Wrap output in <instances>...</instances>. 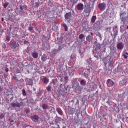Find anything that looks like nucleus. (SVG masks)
I'll return each mask as SVG.
<instances>
[{
    "label": "nucleus",
    "mask_w": 128,
    "mask_h": 128,
    "mask_svg": "<svg viewBox=\"0 0 128 128\" xmlns=\"http://www.w3.org/2000/svg\"><path fill=\"white\" fill-rule=\"evenodd\" d=\"M80 109H78L76 114H80Z\"/></svg>",
    "instance_id": "obj_43"
},
{
    "label": "nucleus",
    "mask_w": 128,
    "mask_h": 128,
    "mask_svg": "<svg viewBox=\"0 0 128 128\" xmlns=\"http://www.w3.org/2000/svg\"><path fill=\"white\" fill-rule=\"evenodd\" d=\"M8 70H9L8 68H5V72H8Z\"/></svg>",
    "instance_id": "obj_46"
},
{
    "label": "nucleus",
    "mask_w": 128,
    "mask_h": 128,
    "mask_svg": "<svg viewBox=\"0 0 128 128\" xmlns=\"http://www.w3.org/2000/svg\"><path fill=\"white\" fill-rule=\"evenodd\" d=\"M12 26L10 25V30L12 29Z\"/></svg>",
    "instance_id": "obj_56"
},
{
    "label": "nucleus",
    "mask_w": 128,
    "mask_h": 128,
    "mask_svg": "<svg viewBox=\"0 0 128 128\" xmlns=\"http://www.w3.org/2000/svg\"><path fill=\"white\" fill-rule=\"evenodd\" d=\"M70 0L73 4H76V2H78V0Z\"/></svg>",
    "instance_id": "obj_29"
},
{
    "label": "nucleus",
    "mask_w": 128,
    "mask_h": 128,
    "mask_svg": "<svg viewBox=\"0 0 128 128\" xmlns=\"http://www.w3.org/2000/svg\"><path fill=\"white\" fill-rule=\"evenodd\" d=\"M91 12L90 7L89 6H87L85 8L84 12L86 14V17L88 18V16H90V14Z\"/></svg>",
    "instance_id": "obj_3"
},
{
    "label": "nucleus",
    "mask_w": 128,
    "mask_h": 128,
    "mask_svg": "<svg viewBox=\"0 0 128 128\" xmlns=\"http://www.w3.org/2000/svg\"><path fill=\"white\" fill-rule=\"evenodd\" d=\"M22 94L24 96H26V90L24 89L22 90Z\"/></svg>",
    "instance_id": "obj_28"
},
{
    "label": "nucleus",
    "mask_w": 128,
    "mask_h": 128,
    "mask_svg": "<svg viewBox=\"0 0 128 128\" xmlns=\"http://www.w3.org/2000/svg\"><path fill=\"white\" fill-rule=\"evenodd\" d=\"M32 56L34 58H38V52H34L32 53Z\"/></svg>",
    "instance_id": "obj_14"
},
{
    "label": "nucleus",
    "mask_w": 128,
    "mask_h": 128,
    "mask_svg": "<svg viewBox=\"0 0 128 128\" xmlns=\"http://www.w3.org/2000/svg\"><path fill=\"white\" fill-rule=\"evenodd\" d=\"M46 90H47L48 92H50V90H52V86H48V87L46 88Z\"/></svg>",
    "instance_id": "obj_31"
},
{
    "label": "nucleus",
    "mask_w": 128,
    "mask_h": 128,
    "mask_svg": "<svg viewBox=\"0 0 128 128\" xmlns=\"http://www.w3.org/2000/svg\"><path fill=\"white\" fill-rule=\"evenodd\" d=\"M2 48H6V44L2 43Z\"/></svg>",
    "instance_id": "obj_38"
},
{
    "label": "nucleus",
    "mask_w": 128,
    "mask_h": 128,
    "mask_svg": "<svg viewBox=\"0 0 128 128\" xmlns=\"http://www.w3.org/2000/svg\"><path fill=\"white\" fill-rule=\"evenodd\" d=\"M60 90L62 92H64V94L68 92V87H66L62 84H60Z\"/></svg>",
    "instance_id": "obj_5"
},
{
    "label": "nucleus",
    "mask_w": 128,
    "mask_h": 128,
    "mask_svg": "<svg viewBox=\"0 0 128 128\" xmlns=\"http://www.w3.org/2000/svg\"><path fill=\"white\" fill-rule=\"evenodd\" d=\"M124 46V44L122 43V42H120L116 45L118 50H122Z\"/></svg>",
    "instance_id": "obj_10"
},
{
    "label": "nucleus",
    "mask_w": 128,
    "mask_h": 128,
    "mask_svg": "<svg viewBox=\"0 0 128 128\" xmlns=\"http://www.w3.org/2000/svg\"><path fill=\"white\" fill-rule=\"evenodd\" d=\"M64 79H65V80H68V76L65 77V78H64Z\"/></svg>",
    "instance_id": "obj_55"
},
{
    "label": "nucleus",
    "mask_w": 128,
    "mask_h": 128,
    "mask_svg": "<svg viewBox=\"0 0 128 128\" xmlns=\"http://www.w3.org/2000/svg\"><path fill=\"white\" fill-rule=\"evenodd\" d=\"M62 121L64 122V119H62V118H60V117H57L56 120H55V122L56 124H58V122L60 121Z\"/></svg>",
    "instance_id": "obj_16"
},
{
    "label": "nucleus",
    "mask_w": 128,
    "mask_h": 128,
    "mask_svg": "<svg viewBox=\"0 0 128 128\" xmlns=\"http://www.w3.org/2000/svg\"><path fill=\"white\" fill-rule=\"evenodd\" d=\"M100 49V44L98 43H96L95 44V48L94 50H98Z\"/></svg>",
    "instance_id": "obj_17"
},
{
    "label": "nucleus",
    "mask_w": 128,
    "mask_h": 128,
    "mask_svg": "<svg viewBox=\"0 0 128 128\" xmlns=\"http://www.w3.org/2000/svg\"><path fill=\"white\" fill-rule=\"evenodd\" d=\"M76 8L78 10H84V4H78L76 6Z\"/></svg>",
    "instance_id": "obj_12"
},
{
    "label": "nucleus",
    "mask_w": 128,
    "mask_h": 128,
    "mask_svg": "<svg viewBox=\"0 0 128 128\" xmlns=\"http://www.w3.org/2000/svg\"><path fill=\"white\" fill-rule=\"evenodd\" d=\"M42 80L45 84H48V82H50V80L48 78H44Z\"/></svg>",
    "instance_id": "obj_18"
},
{
    "label": "nucleus",
    "mask_w": 128,
    "mask_h": 128,
    "mask_svg": "<svg viewBox=\"0 0 128 128\" xmlns=\"http://www.w3.org/2000/svg\"><path fill=\"white\" fill-rule=\"evenodd\" d=\"M68 114L72 116L76 112V110L74 108H70L68 110Z\"/></svg>",
    "instance_id": "obj_11"
},
{
    "label": "nucleus",
    "mask_w": 128,
    "mask_h": 128,
    "mask_svg": "<svg viewBox=\"0 0 128 128\" xmlns=\"http://www.w3.org/2000/svg\"><path fill=\"white\" fill-rule=\"evenodd\" d=\"M40 6V4L38 3L37 2H35V6H36V8H38V6Z\"/></svg>",
    "instance_id": "obj_41"
},
{
    "label": "nucleus",
    "mask_w": 128,
    "mask_h": 128,
    "mask_svg": "<svg viewBox=\"0 0 128 128\" xmlns=\"http://www.w3.org/2000/svg\"><path fill=\"white\" fill-rule=\"evenodd\" d=\"M41 60H42V62H46V57L44 56H42Z\"/></svg>",
    "instance_id": "obj_35"
},
{
    "label": "nucleus",
    "mask_w": 128,
    "mask_h": 128,
    "mask_svg": "<svg viewBox=\"0 0 128 128\" xmlns=\"http://www.w3.org/2000/svg\"><path fill=\"white\" fill-rule=\"evenodd\" d=\"M22 38H26V36H22Z\"/></svg>",
    "instance_id": "obj_62"
},
{
    "label": "nucleus",
    "mask_w": 128,
    "mask_h": 128,
    "mask_svg": "<svg viewBox=\"0 0 128 128\" xmlns=\"http://www.w3.org/2000/svg\"><path fill=\"white\" fill-rule=\"evenodd\" d=\"M8 2H6L4 4V8H8Z\"/></svg>",
    "instance_id": "obj_32"
},
{
    "label": "nucleus",
    "mask_w": 128,
    "mask_h": 128,
    "mask_svg": "<svg viewBox=\"0 0 128 128\" xmlns=\"http://www.w3.org/2000/svg\"><path fill=\"white\" fill-rule=\"evenodd\" d=\"M8 45L10 46H12V50H14V48H18V46H20L18 43H16V42L14 40L10 41L8 43Z\"/></svg>",
    "instance_id": "obj_1"
},
{
    "label": "nucleus",
    "mask_w": 128,
    "mask_h": 128,
    "mask_svg": "<svg viewBox=\"0 0 128 128\" xmlns=\"http://www.w3.org/2000/svg\"><path fill=\"white\" fill-rule=\"evenodd\" d=\"M84 38V34H80L79 36V38L80 40H82V38Z\"/></svg>",
    "instance_id": "obj_30"
},
{
    "label": "nucleus",
    "mask_w": 128,
    "mask_h": 128,
    "mask_svg": "<svg viewBox=\"0 0 128 128\" xmlns=\"http://www.w3.org/2000/svg\"><path fill=\"white\" fill-rule=\"evenodd\" d=\"M56 110L57 112H58V114H60V116H62V109L60 108H57Z\"/></svg>",
    "instance_id": "obj_19"
},
{
    "label": "nucleus",
    "mask_w": 128,
    "mask_h": 128,
    "mask_svg": "<svg viewBox=\"0 0 128 128\" xmlns=\"http://www.w3.org/2000/svg\"><path fill=\"white\" fill-rule=\"evenodd\" d=\"M110 50H116V48L112 47Z\"/></svg>",
    "instance_id": "obj_45"
},
{
    "label": "nucleus",
    "mask_w": 128,
    "mask_h": 128,
    "mask_svg": "<svg viewBox=\"0 0 128 128\" xmlns=\"http://www.w3.org/2000/svg\"><path fill=\"white\" fill-rule=\"evenodd\" d=\"M128 52H126L124 55H123V56L124 58H128Z\"/></svg>",
    "instance_id": "obj_34"
},
{
    "label": "nucleus",
    "mask_w": 128,
    "mask_h": 128,
    "mask_svg": "<svg viewBox=\"0 0 128 128\" xmlns=\"http://www.w3.org/2000/svg\"><path fill=\"white\" fill-rule=\"evenodd\" d=\"M110 34H111L112 36H113L112 33L111 32Z\"/></svg>",
    "instance_id": "obj_60"
},
{
    "label": "nucleus",
    "mask_w": 128,
    "mask_h": 128,
    "mask_svg": "<svg viewBox=\"0 0 128 128\" xmlns=\"http://www.w3.org/2000/svg\"><path fill=\"white\" fill-rule=\"evenodd\" d=\"M106 84L108 86H112L114 84V82L110 79H108L106 80Z\"/></svg>",
    "instance_id": "obj_9"
},
{
    "label": "nucleus",
    "mask_w": 128,
    "mask_h": 128,
    "mask_svg": "<svg viewBox=\"0 0 128 128\" xmlns=\"http://www.w3.org/2000/svg\"><path fill=\"white\" fill-rule=\"evenodd\" d=\"M22 104V102L18 103V101L14 102L12 104H11L13 108H20V106Z\"/></svg>",
    "instance_id": "obj_7"
},
{
    "label": "nucleus",
    "mask_w": 128,
    "mask_h": 128,
    "mask_svg": "<svg viewBox=\"0 0 128 128\" xmlns=\"http://www.w3.org/2000/svg\"><path fill=\"white\" fill-rule=\"evenodd\" d=\"M4 18H2V22H4Z\"/></svg>",
    "instance_id": "obj_52"
},
{
    "label": "nucleus",
    "mask_w": 128,
    "mask_h": 128,
    "mask_svg": "<svg viewBox=\"0 0 128 128\" xmlns=\"http://www.w3.org/2000/svg\"><path fill=\"white\" fill-rule=\"evenodd\" d=\"M4 118V115L3 114H0V118L2 119Z\"/></svg>",
    "instance_id": "obj_42"
},
{
    "label": "nucleus",
    "mask_w": 128,
    "mask_h": 128,
    "mask_svg": "<svg viewBox=\"0 0 128 128\" xmlns=\"http://www.w3.org/2000/svg\"><path fill=\"white\" fill-rule=\"evenodd\" d=\"M118 118H120V120H124V114L119 115Z\"/></svg>",
    "instance_id": "obj_21"
},
{
    "label": "nucleus",
    "mask_w": 128,
    "mask_h": 128,
    "mask_svg": "<svg viewBox=\"0 0 128 128\" xmlns=\"http://www.w3.org/2000/svg\"><path fill=\"white\" fill-rule=\"evenodd\" d=\"M24 112H25L26 114H29L30 113V108H24Z\"/></svg>",
    "instance_id": "obj_23"
},
{
    "label": "nucleus",
    "mask_w": 128,
    "mask_h": 128,
    "mask_svg": "<svg viewBox=\"0 0 128 128\" xmlns=\"http://www.w3.org/2000/svg\"><path fill=\"white\" fill-rule=\"evenodd\" d=\"M62 80H64V79L61 78V79H60V81H61V82H62Z\"/></svg>",
    "instance_id": "obj_58"
},
{
    "label": "nucleus",
    "mask_w": 128,
    "mask_h": 128,
    "mask_svg": "<svg viewBox=\"0 0 128 128\" xmlns=\"http://www.w3.org/2000/svg\"><path fill=\"white\" fill-rule=\"evenodd\" d=\"M13 78H16V77H15V76H14Z\"/></svg>",
    "instance_id": "obj_64"
},
{
    "label": "nucleus",
    "mask_w": 128,
    "mask_h": 128,
    "mask_svg": "<svg viewBox=\"0 0 128 128\" xmlns=\"http://www.w3.org/2000/svg\"><path fill=\"white\" fill-rule=\"evenodd\" d=\"M114 38H116V36H118V30H116V31L114 32Z\"/></svg>",
    "instance_id": "obj_27"
},
{
    "label": "nucleus",
    "mask_w": 128,
    "mask_h": 128,
    "mask_svg": "<svg viewBox=\"0 0 128 128\" xmlns=\"http://www.w3.org/2000/svg\"><path fill=\"white\" fill-rule=\"evenodd\" d=\"M6 40H8V42H10V36H8L6 37Z\"/></svg>",
    "instance_id": "obj_37"
},
{
    "label": "nucleus",
    "mask_w": 128,
    "mask_h": 128,
    "mask_svg": "<svg viewBox=\"0 0 128 128\" xmlns=\"http://www.w3.org/2000/svg\"><path fill=\"white\" fill-rule=\"evenodd\" d=\"M106 7V5L105 3H100L98 4V8L100 10H104Z\"/></svg>",
    "instance_id": "obj_8"
},
{
    "label": "nucleus",
    "mask_w": 128,
    "mask_h": 128,
    "mask_svg": "<svg viewBox=\"0 0 128 128\" xmlns=\"http://www.w3.org/2000/svg\"><path fill=\"white\" fill-rule=\"evenodd\" d=\"M64 18L66 20H67L68 22H70V18H72V12H69L66 13L64 15Z\"/></svg>",
    "instance_id": "obj_6"
},
{
    "label": "nucleus",
    "mask_w": 128,
    "mask_h": 128,
    "mask_svg": "<svg viewBox=\"0 0 128 128\" xmlns=\"http://www.w3.org/2000/svg\"><path fill=\"white\" fill-rule=\"evenodd\" d=\"M74 58V56L71 55V56H70V58H71V59Z\"/></svg>",
    "instance_id": "obj_48"
},
{
    "label": "nucleus",
    "mask_w": 128,
    "mask_h": 128,
    "mask_svg": "<svg viewBox=\"0 0 128 128\" xmlns=\"http://www.w3.org/2000/svg\"><path fill=\"white\" fill-rule=\"evenodd\" d=\"M54 82H58V79L56 78V79L54 80Z\"/></svg>",
    "instance_id": "obj_51"
},
{
    "label": "nucleus",
    "mask_w": 128,
    "mask_h": 128,
    "mask_svg": "<svg viewBox=\"0 0 128 128\" xmlns=\"http://www.w3.org/2000/svg\"><path fill=\"white\" fill-rule=\"evenodd\" d=\"M28 86H32L33 84L32 80L29 79L28 82Z\"/></svg>",
    "instance_id": "obj_22"
},
{
    "label": "nucleus",
    "mask_w": 128,
    "mask_h": 128,
    "mask_svg": "<svg viewBox=\"0 0 128 128\" xmlns=\"http://www.w3.org/2000/svg\"><path fill=\"white\" fill-rule=\"evenodd\" d=\"M10 122H14V120H11Z\"/></svg>",
    "instance_id": "obj_59"
},
{
    "label": "nucleus",
    "mask_w": 128,
    "mask_h": 128,
    "mask_svg": "<svg viewBox=\"0 0 128 128\" xmlns=\"http://www.w3.org/2000/svg\"><path fill=\"white\" fill-rule=\"evenodd\" d=\"M8 20H10V22H14V19H12V16H8Z\"/></svg>",
    "instance_id": "obj_40"
},
{
    "label": "nucleus",
    "mask_w": 128,
    "mask_h": 128,
    "mask_svg": "<svg viewBox=\"0 0 128 128\" xmlns=\"http://www.w3.org/2000/svg\"><path fill=\"white\" fill-rule=\"evenodd\" d=\"M42 108L43 110H46V109H48V105L46 104H43L42 106Z\"/></svg>",
    "instance_id": "obj_24"
},
{
    "label": "nucleus",
    "mask_w": 128,
    "mask_h": 128,
    "mask_svg": "<svg viewBox=\"0 0 128 128\" xmlns=\"http://www.w3.org/2000/svg\"><path fill=\"white\" fill-rule=\"evenodd\" d=\"M120 18H122L121 20L124 22V24H126V20H128V16H126L124 13H120Z\"/></svg>",
    "instance_id": "obj_4"
},
{
    "label": "nucleus",
    "mask_w": 128,
    "mask_h": 128,
    "mask_svg": "<svg viewBox=\"0 0 128 128\" xmlns=\"http://www.w3.org/2000/svg\"><path fill=\"white\" fill-rule=\"evenodd\" d=\"M62 26H64V28L65 32H68V26H66V24L64 23L62 24Z\"/></svg>",
    "instance_id": "obj_26"
},
{
    "label": "nucleus",
    "mask_w": 128,
    "mask_h": 128,
    "mask_svg": "<svg viewBox=\"0 0 128 128\" xmlns=\"http://www.w3.org/2000/svg\"><path fill=\"white\" fill-rule=\"evenodd\" d=\"M76 104H78V100H77Z\"/></svg>",
    "instance_id": "obj_57"
},
{
    "label": "nucleus",
    "mask_w": 128,
    "mask_h": 128,
    "mask_svg": "<svg viewBox=\"0 0 128 128\" xmlns=\"http://www.w3.org/2000/svg\"><path fill=\"white\" fill-rule=\"evenodd\" d=\"M4 78H7L8 77V75L4 74Z\"/></svg>",
    "instance_id": "obj_50"
},
{
    "label": "nucleus",
    "mask_w": 128,
    "mask_h": 128,
    "mask_svg": "<svg viewBox=\"0 0 128 128\" xmlns=\"http://www.w3.org/2000/svg\"><path fill=\"white\" fill-rule=\"evenodd\" d=\"M24 6L20 5V9H18V8H16V12L17 14H24L25 12H24Z\"/></svg>",
    "instance_id": "obj_2"
},
{
    "label": "nucleus",
    "mask_w": 128,
    "mask_h": 128,
    "mask_svg": "<svg viewBox=\"0 0 128 128\" xmlns=\"http://www.w3.org/2000/svg\"><path fill=\"white\" fill-rule=\"evenodd\" d=\"M94 58H100V56L98 54H94Z\"/></svg>",
    "instance_id": "obj_33"
},
{
    "label": "nucleus",
    "mask_w": 128,
    "mask_h": 128,
    "mask_svg": "<svg viewBox=\"0 0 128 128\" xmlns=\"http://www.w3.org/2000/svg\"><path fill=\"white\" fill-rule=\"evenodd\" d=\"M88 72H90V68H88Z\"/></svg>",
    "instance_id": "obj_54"
},
{
    "label": "nucleus",
    "mask_w": 128,
    "mask_h": 128,
    "mask_svg": "<svg viewBox=\"0 0 128 128\" xmlns=\"http://www.w3.org/2000/svg\"><path fill=\"white\" fill-rule=\"evenodd\" d=\"M56 52H58V50H56V49H53L52 50V54H56Z\"/></svg>",
    "instance_id": "obj_39"
},
{
    "label": "nucleus",
    "mask_w": 128,
    "mask_h": 128,
    "mask_svg": "<svg viewBox=\"0 0 128 128\" xmlns=\"http://www.w3.org/2000/svg\"><path fill=\"white\" fill-rule=\"evenodd\" d=\"M96 16H94L92 17L91 22L94 23L96 22Z\"/></svg>",
    "instance_id": "obj_20"
},
{
    "label": "nucleus",
    "mask_w": 128,
    "mask_h": 128,
    "mask_svg": "<svg viewBox=\"0 0 128 128\" xmlns=\"http://www.w3.org/2000/svg\"><path fill=\"white\" fill-rule=\"evenodd\" d=\"M32 120L33 122H36L38 120V116H34L32 118Z\"/></svg>",
    "instance_id": "obj_15"
},
{
    "label": "nucleus",
    "mask_w": 128,
    "mask_h": 128,
    "mask_svg": "<svg viewBox=\"0 0 128 128\" xmlns=\"http://www.w3.org/2000/svg\"><path fill=\"white\" fill-rule=\"evenodd\" d=\"M32 30V26L29 27V30Z\"/></svg>",
    "instance_id": "obj_49"
},
{
    "label": "nucleus",
    "mask_w": 128,
    "mask_h": 128,
    "mask_svg": "<svg viewBox=\"0 0 128 128\" xmlns=\"http://www.w3.org/2000/svg\"><path fill=\"white\" fill-rule=\"evenodd\" d=\"M90 34H91V36H94V33H92V32H90Z\"/></svg>",
    "instance_id": "obj_53"
},
{
    "label": "nucleus",
    "mask_w": 128,
    "mask_h": 128,
    "mask_svg": "<svg viewBox=\"0 0 128 128\" xmlns=\"http://www.w3.org/2000/svg\"><path fill=\"white\" fill-rule=\"evenodd\" d=\"M90 36L88 35L86 37V40L88 42H90Z\"/></svg>",
    "instance_id": "obj_36"
},
{
    "label": "nucleus",
    "mask_w": 128,
    "mask_h": 128,
    "mask_svg": "<svg viewBox=\"0 0 128 128\" xmlns=\"http://www.w3.org/2000/svg\"><path fill=\"white\" fill-rule=\"evenodd\" d=\"M28 42L26 41V40H24V44H28Z\"/></svg>",
    "instance_id": "obj_44"
},
{
    "label": "nucleus",
    "mask_w": 128,
    "mask_h": 128,
    "mask_svg": "<svg viewBox=\"0 0 128 128\" xmlns=\"http://www.w3.org/2000/svg\"><path fill=\"white\" fill-rule=\"evenodd\" d=\"M58 50H62V46H59Z\"/></svg>",
    "instance_id": "obj_47"
},
{
    "label": "nucleus",
    "mask_w": 128,
    "mask_h": 128,
    "mask_svg": "<svg viewBox=\"0 0 128 128\" xmlns=\"http://www.w3.org/2000/svg\"><path fill=\"white\" fill-rule=\"evenodd\" d=\"M76 90H82V88L80 86V84L78 83L74 87Z\"/></svg>",
    "instance_id": "obj_13"
},
{
    "label": "nucleus",
    "mask_w": 128,
    "mask_h": 128,
    "mask_svg": "<svg viewBox=\"0 0 128 128\" xmlns=\"http://www.w3.org/2000/svg\"><path fill=\"white\" fill-rule=\"evenodd\" d=\"M80 84H81V86H86V81H84V80H81V81L80 82Z\"/></svg>",
    "instance_id": "obj_25"
},
{
    "label": "nucleus",
    "mask_w": 128,
    "mask_h": 128,
    "mask_svg": "<svg viewBox=\"0 0 128 128\" xmlns=\"http://www.w3.org/2000/svg\"><path fill=\"white\" fill-rule=\"evenodd\" d=\"M2 28V25L0 24V28Z\"/></svg>",
    "instance_id": "obj_63"
},
{
    "label": "nucleus",
    "mask_w": 128,
    "mask_h": 128,
    "mask_svg": "<svg viewBox=\"0 0 128 128\" xmlns=\"http://www.w3.org/2000/svg\"><path fill=\"white\" fill-rule=\"evenodd\" d=\"M72 102H74V100H71Z\"/></svg>",
    "instance_id": "obj_61"
}]
</instances>
